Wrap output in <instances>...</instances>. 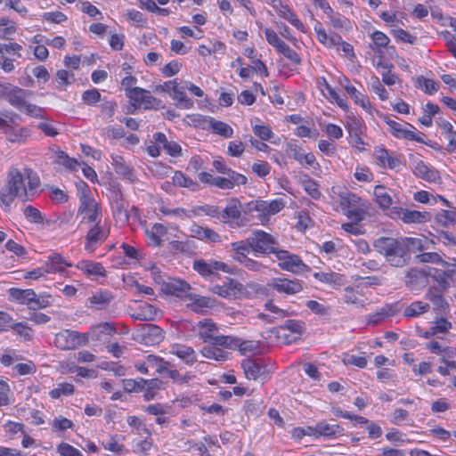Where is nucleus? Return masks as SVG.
Wrapping results in <instances>:
<instances>
[{"label": "nucleus", "mask_w": 456, "mask_h": 456, "mask_svg": "<svg viewBox=\"0 0 456 456\" xmlns=\"http://www.w3.org/2000/svg\"><path fill=\"white\" fill-rule=\"evenodd\" d=\"M41 192V180L29 167H11L6 174L5 184L0 188V207L10 208L18 199L23 202L33 201Z\"/></svg>", "instance_id": "f257e3e1"}, {"label": "nucleus", "mask_w": 456, "mask_h": 456, "mask_svg": "<svg viewBox=\"0 0 456 456\" xmlns=\"http://www.w3.org/2000/svg\"><path fill=\"white\" fill-rule=\"evenodd\" d=\"M374 247L393 266L406 265L411 250L422 251L424 249L422 240L412 237L399 239L381 237L375 240Z\"/></svg>", "instance_id": "f03ea898"}, {"label": "nucleus", "mask_w": 456, "mask_h": 456, "mask_svg": "<svg viewBox=\"0 0 456 456\" xmlns=\"http://www.w3.org/2000/svg\"><path fill=\"white\" fill-rule=\"evenodd\" d=\"M330 198L336 211H341L348 219L355 223L362 222L372 208L368 200L346 188L332 186Z\"/></svg>", "instance_id": "7ed1b4c3"}, {"label": "nucleus", "mask_w": 456, "mask_h": 456, "mask_svg": "<svg viewBox=\"0 0 456 456\" xmlns=\"http://www.w3.org/2000/svg\"><path fill=\"white\" fill-rule=\"evenodd\" d=\"M80 190L77 214L81 216V224L88 225L100 224L102 220V206L91 193L88 184L80 180L77 183Z\"/></svg>", "instance_id": "20e7f679"}, {"label": "nucleus", "mask_w": 456, "mask_h": 456, "mask_svg": "<svg viewBox=\"0 0 456 456\" xmlns=\"http://www.w3.org/2000/svg\"><path fill=\"white\" fill-rule=\"evenodd\" d=\"M210 289L223 298L236 300L252 298L261 290V288L255 282L242 284L238 280L228 277L222 284H216Z\"/></svg>", "instance_id": "39448f33"}, {"label": "nucleus", "mask_w": 456, "mask_h": 456, "mask_svg": "<svg viewBox=\"0 0 456 456\" xmlns=\"http://www.w3.org/2000/svg\"><path fill=\"white\" fill-rule=\"evenodd\" d=\"M376 116L379 117L387 126L388 132L397 139H403L407 141H412L417 142L425 143L433 149H436L430 143L424 141V134L419 132L412 124L408 122L400 123L392 119L389 115L385 114L378 110L375 113Z\"/></svg>", "instance_id": "423d86ee"}, {"label": "nucleus", "mask_w": 456, "mask_h": 456, "mask_svg": "<svg viewBox=\"0 0 456 456\" xmlns=\"http://www.w3.org/2000/svg\"><path fill=\"white\" fill-rule=\"evenodd\" d=\"M193 331L203 343L224 347L231 345V336L219 335V328L211 318H204L193 325Z\"/></svg>", "instance_id": "0eeeda50"}, {"label": "nucleus", "mask_w": 456, "mask_h": 456, "mask_svg": "<svg viewBox=\"0 0 456 456\" xmlns=\"http://www.w3.org/2000/svg\"><path fill=\"white\" fill-rule=\"evenodd\" d=\"M242 53L251 62V65H249L250 68L236 69L237 75L243 81H249L253 77L254 74L261 78H267L270 77V71L266 63L262 60L261 55L253 45L245 47Z\"/></svg>", "instance_id": "6e6552de"}, {"label": "nucleus", "mask_w": 456, "mask_h": 456, "mask_svg": "<svg viewBox=\"0 0 456 456\" xmlns=\"http://www.w3.org/2000/svg\"><path fill=\"white\" fill-rule=\"evenodd\" d=\"M317 41L328 49L340 46L341 51L349 57L354 56V47L350 43L342 39L338 33H328L323 25L320 21H316L314 25Z\"/></svg>", "instance_id": "1a4fd4ad"}, {"label": "nucleus", "mask_w": 456, "mask_h": 456, "mask_svg": "<svg viewBox=\"0 0 456 456\" xmlns=\"http://www.w3.org/2000/svg\"><path fill=\"white\" fill-rule=\"evenodd\" d=\"M192 269L205 280L210 279L219 273L233 274L235 268L223 261L203 258L195 259L192 263Z\"/></svg>", "instance_id": "9d476101"}, {"label": "nucleus", "mask_w": 456, "mask_h": 456, "mask_svg": "<svg viewBox=\"0 0 456 456\" xmlns=\"http://www.w3.org/2000/svg\"><path fill=\"white\" fill-rule=\"evenodd\" d=\"M153 140L151 141L150 144L146 148V151L149 156L157 158L160 156L161 150L174 158L182 155V147L175 141H169L167 135L162 132H157L153 134Z\"/></svg>", "instance_id": "9b49d317"}, {"label": "nucleus", "mask_w": 456, "mask_h": 456, "mask_svg": "<svg viewBox=\"0 0 456 456\" xmlns=\"http://www.w3.org/2000/svg\"><path fill=\"white\" fill-rule=\"evenodd\" d=\"M249 238L252 251L256 255L274 254L278 248V241L275 237L263 230L254 231Z\"/></svg>", "instance_id": "f8f14e48"}, {"label": "nucleus", "mask_w": 456, "mask_h": 456, "mask_svg": "<svg viewBox=\"0 0 456 456\" xmlns=\"http://www.w3.org/2000/svg\"><path fill=\"white\" fill-rule=\"evenodd\" d=\"M126 96L134 110L141 108L144 110H157L161 104L160 100L155 98L150 91L142 87L131 90L129 93H126Z\"/></svg>", "instance_id": "ddd939ff"}, {"label": "nucleus", "mask_w": 456, "mask_h": 456, "mask_svg": "<svg viewBox=\"0 0 456 456\" xmlns=\"http://www.w3.org/2000/svg\"><path fill=\"white\" fill-rule=\"evenodd\" d=\"M54 345L61 350H73L86 346V337L83 332L72 330H62L55 334Z\"/></svg>", "instance_id": "4468645a"}, {"label": "nucleus", "mask_w": 456, "mask_h": 456, "mask_svg": "<svg viewBox=\"0 0 456 456\" xmlns=\"http://www.w3.org/2000/svg\"><path fill=\"white\" fill-rule=\"evenodd\" d=\"M393 220H401L404 224H425L431 220V214L428 211L410 210L400 206H395L388 213Z\"/></svg>", "instance_id": "2eb2a0df"}, {"label": "nucleus", "mask_w": 456, "mask_h": 456, "mask_svg": "<svg viewBox=\"0 0 456 456\" xmlns=\"http://www.w3.org/2000/svg\"><path fill=\"white\" fill-rule=\"evenodd\" d=\"M373 158L376 164L384 169H396L404 165V157L403 154L388 151L384 146L374 148Z\"/></svg>", "instance_id": "dca6fc26"}, {"label": "nucleus", "mask_w": 456, "mask_h": 456, "mask_svg": "<svg viewBox=\"0 0 456 456\" xmlns=\"http://www.w3.org/2000/svg\"><path fill=\"white\" fill-rule=\"evenodd\" d=\"M110 236V227L105 224H94L89 225L85 239L84 248L88 253H94Z\"/></svg>", "instance_id": "f3484780"}, {"label": "nucleus", "mask_w": 456, "mask_h": 456, "mask_svg": "<svg viewBox=\"0 0 456 456\" xmlns=\"http://www.w3.org/2000/svg\"><path fill=\"white\" fill-rule=\"evenodd\" d=\"M274 255L278 260V265L284 271L297 273L309 269L299 256L288 250L277 248Z\"/></svg>", "instance_id": "a211bd4d"}, {"label": "nucleus", "mask_w": 456, "mask_h": 456, "mask_svg": "<svg viewBox=\"0 0 456 456\" xmlns=\"http://www.w3.org/2000/svg\"><path fill=\"white\" fill-rule=\"evenodd\" d=\"M286 151L289 157L293 158L301 167L321 170V165L316 157L311 151L305 152L304 149L297 143L289 142L286 146Z\"/></svg>", "instance_id": "6ab92c4d"}, {"label": "nucleus", "mask_w": 456, "mask_h": 456, "mask_svg": "<svg viewBox=\"0 0 456 456\" xmlns=\"http://www.w3.org/2000/svg\"><path fill=\"white\" fill-rule=\"evenodd\" d=\"M315 83L321 94L329 102L337 104L344 111H348L349 104L346 98L341 96L325 77H317Z\"/></svg>", "instance_id": "aec40b11"}, {"label": "nucleus", "mask_w": 456, "mask_h": 456, "mask_svg": "<svg viewBox=\"0 0 456 456\" xmlns=\"http://www.w3.org/2000/svg\"><path fill=\"white\" fill-rule=\"evenodd\" d=\"M283 208L284 203L282 200L275 199L271 201L256 200L254 206V210L258 213L257 218L261 224H265L269 222L271 216L279 213L283 209Z\"/></svg>", "instance_id": "412c9836"}, {"label": "nucleus", "mask_w": 456, "mask_h": 456, "mask_svg": "<svg viewBox=\"0 0 456 456\" xmlns=\"http://www.w3.org/2000/svg\"><path fill=\"white\" fill-rule=\"evenodd\" d=\"M33 94L29 90H26L8 84L4 86V96L10 105L20 111H22L28 99Z\"/></svg>", "instance_id": "4be33fe9"}, {"label": "nucleus", "mask_w": 456, "mask_h": 456, "mask_svg": "<svg viewBox=\"0 0 456 456\" xmlns=\"http://www.w3.org/2000/svg\"><path fill=\"white\" fill-rule=\"evenodd\" d=\"M45 265L49 273L60 274L65 277L70 276L67 268L74 266L62 254L55 251L47 256Z\"/></svg>", "instance_id": "5701e85b"}, {"label": "nucleus", "mask_w": 456, "mask_h": 456, "mask_svg": "<svg viewBox=\"0 0 456 456\" xmlns=\"http://www.w3.org/2000/svg\"><path fill=\"white\" fill-rule=\"evenodd\" d=\"M273 9L274 10L276 15L280 19L287 21L289 24H290L292 27H294L299 32H301V33L306 32V28H305V24L299 19L297 12L294 10V8L291 5H289L288 4H283L282 2H280Z\"/></svg>", "instance_id": "b1692460"}, {"label": "nucleus", "mask_w": 456, "mask_h": 456, "mask_svg": "<svg viewBox=\"0 0 456 456\" xmlns=\"http://www.w3.org/2000/svg\"><path fill=\"white\" fill-rule=\"evenodd\" d=\"M187 307L197 314H207L209 310L218 306V301L215 297L189 293Z\"/></svg>", "instance_id": "393cba45"}, {"label": "nucleus", "mask_w": 456, "mask_h": 456, "mask_svg": "<svg viewBox=\"0 0 456 456\" xmlns=\"http://www.w3.org/2000/svg\"><path fill=\"white\" fill-rule=\"evenodd\" d=\"M74 266L90 280L107 277L108 272L101 262L91 259H81L75 264Z\"/></svg>", "instance_id": "a878e982"}, {"label": "nucleus", "mask_w": 456, "mask_h": 456, "mask_svg": "<svg viewBox=\"0 0 456 456\" xmlns=\"http://www.w3.org/2000/svg\"><path fill=\"white\" fill-rule=\"evenodd\" d=\"M161 291L166 295L174 296L183 300H186L191 286L185 281L176 278H169L166 283L162 284Z\"/></svg>", "instance_id": "bb28decb"}, {"label": "nucleus", "mask_w": 456, "mask_h": 456, "mask_svg": "<svg viewBox=\"0 0 456 456\" xmlns=\"http://www.w3.org/2000/svg\"><path fill=\"white\" fill-rule=\"evenodd\" d=\"M138 336L141 343L146 346H155L164 339V330L158 325L148 323L139 330Z\"/></svg>", "instance_id": "cd10ccee"}, {"label": "nucleus", "mask_w": 456, "mask_h": 456, "mask_svg": "<svg viewBox=\"0 0 456 456\" xmlns=\"http://www.w3.org/2000/svg\"><path fill=\"white\" fill-rule=\"evenodd\" d=\"M116 332L117 329L113 323L106 322L92 325L88 331L83 332V334H86L87 345L90 340L94 342L102 341Z\"/></svg>", "instance_id": "c85d7f7f"}, {"label": "nucleus", "mask_w": 456, "mask_h": 456, "mask_svg": "<svg viewBox=\"0 0 456 456\" xmlns=\"http://www.w3.org/2000/svg\"><path fill=\"white\" fill-rule=\"evenodd\" d=\"M241 368L248 379H263L267 373L266 365L262 359L247 358L241 362Z\"/></svg>", "instance_id": "c756f323"}, {"label": "nucleus", "mask_w": 456, "mask_h": 456, "mask_svg": "<svg viewBox=\"0 0 456 456\" xmlns=\"http://www.w3.org/2000/svg\"><path fill=\"white\" fill-rule=\"evenodd\" d=\"M346 93L350 96L354 103L361 107L367 114L371 117L375 116L378 109L372 104L370 97L356 89L354 86H347Z\"/></svg>", "instance_id": "7c9ffc66"}, {"label": "nucleus", "mask_w": 456, "mask_h": 456, "mask_svg": "<svg viewBox=\"0 0 456 456\" xmlns=\"http://www.w3.org/2000/svg\"><path fill=\"white\" fill-rule=\"evenodd\" d=\"M303 332L302 322L297 320H288L280 327V336L286 344H291L298 340Z\"/></svg>", "instance_id": "2f4dec72"}, {"label": "nucleus", "mask_w": 456, "mask_h": 456, "mask_svg": "<svg viewBox=\"0 0 456 456\" xmlns=\"http://www.w3.org/2000/svg\"><path fill=\"white\" fill-rule=\"evenodd\" d=\"M392 190L383 184H377L373 190L374 200L380 209L388 216V213L394 208Z\"/></svg>", "instance_id": "473e14b6"}, {"label": "nucleus", "mask_w": 456, "mask_h": 456, "mask_svg": "<svg viewBox=\"0 0 456 456\" xmlns=\"http://www.w3.org/2000/svg\"><path fill=\"white\" fill-rule=\"evenodd\" d=\"M271 286L277 292L287 295H295L301 292L304 289L302 281L287 278H275Z\"/></svg>", "instance_id": "72a5a7b5"}, {"label": "nucleus", "mask_w": 456, "mask_h": 456, "mask_svg": "<svg viewBox=\"0 0 456 456\" xmlns=\"http://www.w3.org/2000/svg\"><path fill=\"white\" fill-rule=\"evenodd\" d=\"M248 183V178L238 172H231L226 174L225 177L216 176L213 186L222 190H232L235 186L245 185Z\"/></svg>", "instance_id": "f704fd0d"}, {"label": "nucleus", "mask_w": 456, "mask_h": 456, "mask_svg": "<svg viewBox=\"0 0 456 456\" xmlns=\"http://www.w3.org/2000/svg\"><path fill=\"white\" fill-rule=\"evenodd\" d=\"M170 97L182 109H191L193 107V101L186 95V86L182 85L177 78L173 79Z\"/></svg>", "instance_id": "c9c22d12"}, {"label": "nucleus", "mask_w": 456, "mask_h": 456, "mask_svg": "<svg viewBox=\"0 0 456 456\" xmlns=\"http://www.w3.org/2000/svg\"><path fill=\"white\" fill-rule=\"evenodd\" d=\"M144 233L150 246L159 248L163 238L167 234V228L160 223H156L151 227H145Z\"/></svg>", "instance_id": "e433bc0d"}, {"label": "nucleus", "mask_w": 456, "mask_h": 456, "mask_svg": "<svg viewBox=\"0 0 456 456\" xmlns=\"http://www.w3.org/2000/svg\"><path fill=\"white\" fill-rule=\"evenodd\" d=\"M111 165L118 175L130 182L135 181L136 175L134 168L127 164L122 156L118 154L111 155Z\"/></svg>", "instance_id": "4c0bfd02"}, {"label": "nucleus", "mask_w": 456, "mask_h": 456, "mask_svg": "<svg viewBox=\"0 0 456 456\" xmlns=\"http://www.w3.org/2000/svg\"><path fill=\"white\" fill-rule=\"evenodd\" d=\"M191 236L211 243L221 241V236L213 229L193 223L190 227Z\"/></svg>", "instance_id": "58836bf2"}, {"label": "nucleus", "mask_w": 456, "mask_h": 456, "mask_svg": "<svg viewBox=\"0 0 456 456\" xmlns=\"http://www.w3.org/2000/svg\"><path fill=\"white\" fill-rule=\"evenodd\" d=\"M162 380L159 379H140L139 381L135 382V386L143 390V398L145 401H151L153 400L157 393L161 389L162 387Z\"/></svg>", "instance_id": "ea45409f"}, {"label": "nucleus", "mask_w": 456, "mask_h": 456, "mask_svg": "<svg viewBox=\"0 0 456 456\" xmlns=\"http://www.w3.org/2000/svg\"><path fill=\"white\" fill-rule=\"evenodd\" d=\"M313 277L318 281L329 285L332 289H338L343 284L345 276L339 273L333 272L331 270L328 272H314Z\"/></svg>", "instance_id": "a19ab883"}, {"label": "nucleus", "mask_w": 456, "mask_h": 456, "mask_svg": "<svg viewBox=\"0 0 456 456\" xmlns=\"http://www.w3.org/2000/svg\"><path fill=\"white\" fill-rule=\"evenodd\" d=\"M437 126L441 129L442 135L447 140L445 148L447 152H456V130L452 124L446 119H440L437 121Z\"/></svg>", "instance_id": "79ce46f5"}, {"label": "nucleus", "mask_w": 456, "mask_h": 456, "mask_svg": "<svg viewBox=\"0 0 456 456\" xmlns=\"http://www.w3.org/2000/svg\"><path fill=\"white\" fill-rule=\"evenodd\" d=\"M170 354L178 357L186 365L191 366L197 362L195 350L189 346L175 344L172 346Z\"/></svg>", "instance_id": "37998d69"}, {"label": "nucleus", "mask_w": 456, "mask_h": 456, "mask_svg": "<svg viewBox=\"0 0 456 456\" xmlns=\"http://www.w3.org/2000/svg\"><path fill=\"white\" fill-rule=\"evenodd\" d=\"M124 440L125 436L113 434L110 435L106 441L102 442V445L104 450H107L115 455L121 456L128 452V449L123 443Z\"/></svg>", "instance_id": "c03bdc74"}, {"label": "nucleus", "mask_w": 456, "mask_h": 456, "mask_svg": "<svg viewBox=\"0 0 456 456\" xmlns=\"http://www.w3.org/2000/svg\"><path fill=\"white\" fill-rule=\"evenodd\" d=\"M231 345L225 346L226 349H239L241 354H254L260 348V342L256 340H242L240 338L231 336Z\"/></svg>", "instance_id": "a18cd8bd"}, {"label": "nucleus", "mask_w": 456, "mask_h": 456, "mask_svg": "<svg viewBox=\"0 0 456 456\" xmlns=\"http://www.w3.org/2000/svg\"><path fill=\"white\" fill-rule=\"evenodd\" d=\"M413 174L425 181L436 182L440 179L439 172L431 166L426 164L423 160H419L413 167Z\"/></svg>", "instance_id": "49530a36"}, {"label": "nucleus", "mask_w": 456, "mask_h": 456, "mask_svg": "<svg viewBox=\"0 0 456 456\" xmlns=\"http://www.w3.org/2000/svg\"><path fill=\"white\" fill-rule=\"evenodd\" d=\"M428 283V275L424 271L411 269L405 275V285L411 290L424 288Z\"/></svg>", "instance_id": "de8ad7c7"}, {"label": "nucleus", "mask_w": 456, "mask_h": 456, "mask_svg": "<svg viewBox=\"0 0 456 456\" xmlns=\"http://www.w3.org/2000/svg\"><path fill=\"white\" fill-rule=\"evenodd\" d=\"M223 222L229 223L231 226H240L241 211L240 203L237 200H232L223 210Z\"/></svg>", "instance_id": "09e8293b"}, {"label": "nucleus", "mask_w": 456, "mask_h": 456, "mask_svg": "<svg viewBox=\"0 0 456 456\" xmlns=\"http://www.w3.org/2000/svg\"><path fill=\"white\" fill-rule=\"evenodd\" d=\"M114 299L113 294L107 289H100L88 297V306L96 310L106 308Z\"/></svg>", "instance_id": "8fccbe9b"}, {"label": "nucleus", "mask_w": 456, "mask_h": 456, "mask_svg": "<svg viewBox=\"0 0 456 456\" xmlns=\"http://www.w3.org/2000/svg\"><path fill=\"white\" fill-rule=\"evenodd\" d=\"M10 299L19 305H26L29 309L35 297V290L32 289L11 288L9 290Z\"/></svg>", "instance_id": "3c124183"}, {"label": "nucleus", "mask_w": 456, "mask_h": 456, "mask_svg": "<svg viewBox=\"0 0 456 456\" xmlns=\"http://www.w3.org/2000/svg\"><path fill=\"white\" fill-rule=\"evenodd\" d=\"M319 437L323 436L329 439H334L345 434V429L338 424H329L325 420L317 422Z\"/></svg>", "instance_id": "603ef678"}, {"label": "nucleus", "mask_w": 456, "mask_h": 456, "mask_svg": "<svg viewBox=\"0 0 456 456\" xmlns=\"http://www.w3.org/2000/svg\"><path fill=\"white\" fill-rule=\"evenodd\" d=\"M425 348L431 354L440 355L441 358L446 356H453V347L448 346L445 341L442 338L431 339L425 344Z\"/></svg>", "instance_id": "864d4df0"}, {"label": "nucleus", "mask_w": 456, "mask_h": 456, "mask_svg": "<svg viewBox=\"0 0 456 456\" xmlns=\"http://www.w3.org/2000/svg\"><path fill=\"white\" fill-rule=\"evenodd\" d=\"M300 185L302 186L305 192L308 194L312 199L318 200L322 198V193L320 189V184L309 175L304 174L301 176Z\"/></svg>", "instance_id": "5fc2aeb1"}, {"label": "nucleus", "mask_w": 456, "mask_h": 456, "mask_svg": "<svg viewBox=\"0 0 456 456\" xmlns=\"http://www.w3.org/2000/svg\"><path fill=\"white\" fill-rule=\"evenodd\" d=\"M326 16L330 26L336 30L347 31L352 28L351 20L333 9Z\"/></svg>", "instance_id": "6e6d98bb"}, {"label": "nucleus", "mask_w": 456, "mask_h": 456, "mask_svg": "<svg viewBox=\"0 0 456 456\" xmlns=\"http://www.w3.org/2000/svg\"><path fill=\"white\" fill-rule=\"evenodd\" d=\"M4 134L11 142H25L31 136V131L28 127L10 125Z\"/></svg>", "instance_id": "4d7b16f0"}, {"label": "nucleus", "mask_w": 456, "mask_h": 456, "mask_svg": "<svg viewBox=\"0 0 456 456\" xmlns=\"http://www.w3.org/2000/svg\"><path fill=\"white\" fill-rule=\"evenodd\" d=\"M434 223L439 228L456 224V208L441 209L435 216Z\"/></svg>", "instance_id": "13d9d810"}, {"label": "nucleus", "mask_w": 456, "mask_h": 456, "mask_svg": "<svg viewBox=\"0 0 456 456\" xmlns=\"http://www.w3.org/2000/svg\"><path fill=\"white\" fill-rule=\"evenodd\" d=\"M10 330H12L13 334L23 341H30L33 338V330L25 322H16L12 319L11 327H9Z\"/></svg>", "instance_id": "bf43d9fd"}, {"label": "nucleus", "mask_w": 456, "mask_h": 456, "mask_svg": "<svg viewBox=\"0 0 456 456\" xmlns=\"http://www.w3.org/2000/svg\"><path fill=\"white\" fill-rule=\"evenodd\" d=\"M231 248L235 253L233 256L235 261L239 262L245 259L249 252L252 251L250 238L231 243Z\"/></svg>", "instance_id": "052dcab7"}, {"label": "nucleus", "mask_w": 456, "mask_h": 456, "mask_svg": "<svg viewBox=\"0 0 456 456\" xmlns=\"http://www.w3.org/2000/svg\"><path fill=\"white\" fill-rule=\"evenodd\" d=\"M414 86L422 90L426 94L429 95L435 94L440 88V85L437 81L428 78L424 76H418L414 79Z\"/></svg>", "instance_id": "680f3d73"}, {"label": "nucleus", "mask_w": 456, "mask_h": 456, "mask_svg": "<svg viewBox=\"0 0 456 456\" xmlns=\"http://www.w3.org/2000/svg\"><path fill=\"white\" fill-rule=\"evenodd\" d=\"M208 131L220 135L223 138H231L233 135V128L227 123L217 120L212 117Z\"/></svg>", "instance_id": "e2e57ef3"}, {"label": "nucleus", "mask_w": 456, "mask_h": 456, "mask_svg": "<svg viewBox=\"0 0 456 456\" xmlns=\"http://www.w3.org/2000/svg\"><path fill=\"white\" fill-rule=\"evenodd\" d=\"M370 37L371 39L370 46L377 53H383L384 49H386L390 43V38L380 30H374L370 34Z\"/></svg>", "instance_id": "0e129e2a"}, {"label": "nucleus", "mask_w": 456, "mask_h": 456, "mask_svg": "<svg viewBox=\"0 0 456 456\" xmlns=\"http://www.w3.org/2000/svg\"><path fill=\"white\" fill-rule=\"evenodd\" d=\"M126 423L131 428V433L134 435L152 436V430L137 416L129 415L126 417Z\"/></svg>", "instance_id": "69168bd1"}, {"label": "nucleus", "mask_w": 456, "mask_h": 456, "mask_svg": "<svg viewBox=\"0 0 456 456\" xmlns=\"http://www.w3.org/2000/svg\"><path fill=\"white\" fill-rule=\"evenodd\" d=\"M430 305L428 303L416 300L404 308L403 315L409 318H416L425 313H428Z\"/></svg>", "instance_id": "338daca9"}, {"label": "nucleus", "mask_w": 456, "mask_h": 456, "mask_svg": "<svg viewBox=\"0 0 456 456\" xmlns=\"http://www.w3.org/2000/svg\"><path fill=\"white\" fill-rule=\"evenodd\" d=\"M368 88L370 92L375 94L381 102H386L389 99V93L378 76L373 75L370 77Z\"/></svg>", "instance_id": "774afa93"}]
</instances>
